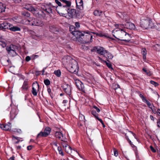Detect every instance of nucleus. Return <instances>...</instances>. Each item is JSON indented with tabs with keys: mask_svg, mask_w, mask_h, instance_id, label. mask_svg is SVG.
<instances>
[{
	"mask_svg": "<svg viewBox=\"0 0 160 160\" xmlns=\"http://www.w3.org/2000/svg\"><path fill=\"white\" fill-rule=\"evenodd\" d=\"M71 32L73 35L76 37L77 40L79 42H82L83 39H85V38H88V39L90 38V42H92V35L90 34H88L84 31L80 32L78 31H72Z\"/></svg>",
	"mask_w": 160,
	"mask_h": 160,
	"instance_id": "nucleus-1",
	"label": "nucleus"
},
{
	"mask_svg": "<svg viewBox=\"0 0 160 160\" xmlns=\"http://www.w3.org/2000/svg\"><path fill=\"white\" fill-rule=\"evenodd\" d=\"M62 2V6L61 7H56V10L58 13H63L68 12L69 8L71 5V2L66 0H59Z\"/></svg>",
	"mask_w": 160,
	"mask_h": 160,
	"instance_id": "nucleus-2",
	"label": "nucleus"
},
{
	"mask_svg": "<svg viewBox=\"0 0 160 160\" xmlns=\"http://www.w3.org/2000/svg\"><path fill=\"white\" fill-rule=\"evenodd\" d=\"M28 21L30 25L42 27L44 25V23L42 20L36 18H30Z\"/></svg>",
	"mask_w": 160,
	"mask_h": 160,
	"instance_id": "nucleus-3",
	"label": "nucleus"
},
{
	"mask_svg": "<svg viewBox=\"0 0 160 160\" xmlns=\"http://www.w3.org/2000/svg\"><path fill=\"white\" fill-rule=\"evenodd\" d=\"M141 27L145 29L152 28L154 25L152 22L149 19L143 20L140 22Z\"/></svg>",
	"mask_w": 160,
	"mask_h": 160,
	"instance_id": "nucleus-4",
	"label": "nucleus"
},
{
	"mask_svg": "<svg viewBox=\"0 0 160 160\" xmlns=\"http://www.w3.org/2000/svg\"><path fill=\"white\" fill-rule=\"evenodd\" d=\"M25 8L27 9L26 10L22 11L21 12V14L23 17L28 18L30 16V14L27 10H28L32 13L35 12L36 10V8H35L33 7L31 5L29 7H27Z\"/></svg>",
	"mask_w": 160,
	"mask_h": 160,
	"instance_id": "nucleus-5",
	"label": "nucleus"
},
{
	"mask_svg": "<svg viewBox=\"0 0 160 160\" xmlns=\"http://www.w3.org/2000/svg\"><path fill=\"white\" fill-rule=\"evenodd\" d=\"M6 49L8 54L11 56L14 57L17 55L16 52V50H17L16 46L12 45L9 46H7Z\"/></svg>",
	"mask_w": 160,
	"mask_h": 160,
	"instance_id": "nucleus-6",
	"label": "nucleus"
},
{
	"mask_svg": "<svg viewBox=\"0 0 160 160\" xmlns=\"http://www.w3.org/2000/svg\"><path fill=\"white\" fill-rule=\"evenodd\" d=\"M72 60H75L69 56H65L62 59V62L63 65L68 67L72 63Z\"/></svg>",
	"mask_w": 160,
	"mask_h": 160,
	"instance_id": "nucleus-7",
	"label": "nucleus"
},
{
	"mask_svg": "<svg viewBox=\"0 0 160 160\" xmlns=\"http://www.w3.org/2000/svg\"><path fill=\"white\" fill-rule=\"evenodd\" d=\"M78 63L76 60H72V63L68 67L69 68L70 72L76 73L78 71Z\"/></svg>",
	"mask_w": 160,
	"mask_h": 160,
	"instance_id": "nucleus-8",
	"label": "nucleus"
},
{
	"mask_svg": "<svg viewBox=\"0 0 160 160\" xmlns=\"http://www.w3.org/2000/svg\"><path fill=\"white\" fill-rule=\"evenodd\" d=\"M18 113V108L15 106H12L11 110L10 112V118L11 120L13 119L16 116Z\"/></svg>",
	"mask_w": 160,
	"mask_h": 160,
	"instance_id": "nucleus-9",
	"label": "nucleus"
},
{
	"mask_svg": "<svg viewBox=\"0 0 160 160\" xmlns=\"http://www.w3.org/2000/svg\"><path fill=\"white\" fill-rule=\"evenodd\" d=\"M117 37L118 38H123L125 36H129V34L127 33L123 29H121L119 31H117Z\"/></svg>",
	"mask_w": 160,
	"mask_h": 160,
	"instance_id": "nucleus-10",
	"label": "nucleus"
},
{
	"mask_svg": "<svg viewBox=\"0 0 160 160\" xmlns=\"http://www.w3.org/2000/svg\"><path fill=\"white\" fill-rule=\"evenodd\" d=\"M62 87L63 91L68 95H70L71 93V87L70 86L66 84H63L62 85Z\"/></svg>",
	"mask_w": 160,
	"mask_h": 160,
	"instance_id": "nucleus-11",
	"label": "nucleus"
},
{
	"mask_svg": "<svg viewBox=\"0 0 160 160\" xmlns=\"http://www.w3.org/2000/svg\"><path fill=\"white\" fill-rule=\"evenodd\" d=\"M69 16L72 18H76L78 17V12L74 9H71L69 10L68 12Z\"/></svg>",
	"mask_w": 160,
	"mask_h": 160,
	"instance_id": "nucleus-12",
	"label": "nucleus"
},
{
	"mask_svg": "<svg viewBox=\"0 0 160 160\" xmlns=\"http://www.w3.org/2000/svg\"><path fill=\"white\" fill-rule=\"evenodd\" d=\"M39 88V84L36 82H33L32 85V93L33 95L36 96L37 94V89H38Z\"/></svg>",
	"mask_w": 160,
	"mask_h": 160,
	"instance_id": "nucleus-13",
	"label": "nucleus"
},
{
	"mask_svg": "<svg viewBox=\"0 0 160 160\" xmlns=\"http://www.w3.org/2000/svg\"><path fill=\"white\" fill-rule=\"evenodd\" d=\"M11 24L7 22H5L0 25V30H4L5 29L10 30Z\"/></svg>",
	"mask_w": 160,
	"mask_h": 160,
	"instance_id": "nucleus-14",
	"label": "nucleus"
},
{
	"mask_svg": "<svg viewBox=\"0 0 160 160\" xmlns=\"http://www.w3.org/2000/svg\"><path fill=\"white\" fill-rule=\"evenodd\" d=\"M97 53L100 55H103L104 56L105 55V53L108 52L107 51L105 50L104 48L102 47H99L97 50Z\"/></svg>",
	"mask_w": 160,
	"mask_h": 160,
	"instance_id": "nucleus-15",
	"label": "nucleus"
},
{
	"mask_svg": "<svg viewBox=\"0 0 160 160\" xmlns=\"http://www.w3.org/2000/svg\"><path fill=\"white\" fill-rule=\"evenodd\" d=\"M123 25L125 26V28L130 30L134 29L135 28V25L131 22H127Z\"/></svg>",
	"mask_w": 160,
	"mask_h": 160,
	"instance_id": "nucleus-16",
	"label": "nucleus"
},
{
	"mask_svg": "<svg viewBox=\"0 0 160 160\" xmlns=\"http://www.w3.org/2000/svg\"><path fill=\"white\" fill-rule=\"evenodd\" d=\"M42 8L44 11L48 13H50L52 12L51 4L49 5L47 4L45 6L44 5L42 7Z\"/></svg>",
	"mask_w": 160,
	"mask_h": 160,
	"instance_id": "nucleus-17",
	"label": "nucleus"
},
{
	"mask_svg": "<svg viewBox=\"0 0 160 160\" xmlns=\"http://www.w3.org/2000/svg\"><path fill=\"white\" fill-rule=\"evenodd\" d=\"M10 30L11 31L15 32L20 31L21 30V29L20 27L17 26H14L11 24L10 28Z\"/></svg>",
	"mask_w": 160,
	"mask_h": 160,
	"instance_id": "nucleus-18",
	"label": "nucleus"
},
{
	"mask_svg": "<svg viewBox=\"0 0 160 160\" xmlns=\"http://www.w3.org/2000/svg\"><path fill=\"white\" fill-rule=\"evenodd\" d=\"M131 35L129 34V36H125L124 38H125V39H120L119 38H117L114 35H113V36L118 40H120L121 41H125L126 42H128L130 40V37Z\"/></svg>",
	"mask_w": 160,
	"mask_h": 160,
	"instance_id": "nucleus-19",
	"label": "nucleus"
},
{
	"mask_svg": "<svg viewBox=\"0 0 160 160\" xmlns=\"http://www.w3.org/2000/svg\"><path fill=\"white\" fill-rule=\"evenodd\" d=\"M79 85L77 84V86L78 89L83 92H85L84 87L83 84L80 81L78 82Z\"/></svg>",
	"mask_w": 160,
	"mask_h": 160,
	"instance_id": "nucleus-20",
	"label": "nucleus"
},
{
	"mask_svg": "<svg viewBox=\"0 0 160 160\" xmlns=\"http://www.w3.org/2000/svg\"><path fill=\"white\" fill-rule=\"evenodd\" d=\"M77 5V7L80 10H82L83 9V2L82 0H80V1L78 3L77 1H76Z\"/></svg>",
	"mask_w": 160,
	"mask_h": 160,
	"instance_id": "nucleus-21",
	"label": "nucleus"
},
{
	"mask_svg": "<svg viewBox=\"0 0 160 160\" xmlns=\"http://www.w3.org/2000/svg\"><path fill=\"white\" fill-rule=\"evenodd\" d=\"M93 14L96 16H101L102 14V12L100 10H96L94 11Z\"/></svg>",
	"mask_w": 160,
	"mask_h": 160,
	"instance_id": "nucleus-22",
	"label": "nucleus"
},
{
	"mask_svg": "<svg viewBox=\"0 0 160 160\" xmlns=\"http://www.w3.org/2000/svg\"><path fill=\"white\" fill-rule=\"evenodd\" d=\"M48 135V133H46L45 131L44 132H40L37 135V137L38 138L40 137H46Z\"/></svg>",
	"mask_w": 160,
	"mask_h": 160,
	"instance_id": "nucleus-23",
	"label": "nucleus"
},
{
	"mask_svg": "<svg viewBox=\"0 0 160 160\" xmlns=\"http://www.w3.org/2000/svg\"><path fill=\"white\" fill-rule=\"evenodd\" d=\"M6 9V6L2 3L0 2V13L4 12Z\"/></svg>",
	"mask_w": 160,
	"mask_h": 160,
	"instance_id": "nucleus-24",
	"label": "nucleus"
},
{
	"mask_svg": "<svg viewBox=\"0 0 160 160\" xmlns=\"http://www.w3.org/2000/svg\"><path fill=\"white\" fill-rule=\"evenodd\" d=\"M11 124L8 122L7 124H5V127L4 129V130L6 131H8L11 129Z\"/></svg>",
	"mask_w": 160,
	"mask_h": 160,
	"instance_id": "nucleus-25",
	"label": "nucleus"
},
{
	"mask_svg": "<svg viewBox=\"0 0 160 160\" xmlns=\"http://www.w3.org/2000/svg\"><path fill=\"white\" fill-rule=\"evenodd\" d=\"M107 52V53H105V55L104 56V57L109 59H112L113 57V55L108 51Z\"/></svg>",
	"mask_w": 160,
	"mask_h": 160,
	"instance_id": "nucleus-26",
	"label": "nucleus"
},
{
	"mask_svg": "<svg viewBox=\"0 0 160 160\" xmlns=\"http://www.w3.org/2000/svg\"><path fill=\"white\" fill-rule=\"evenodd\" d=\"M23 90L25 91L27 90L28 89V83L26 81H24L23 83V85L22 87Z\"/></svg>",
	"mask_w": 160,
	"mask_h": 160,
	"instance_id": "nucleus-27",
	"label": "nucleus"
},
{
	"mask_svg": "<svg viewBox=\"0 0 160 160\" xmlns=\"http://www.w3.org/2000/svg\"><path fill=\"white\" fill-rule=\"evenodd\" d=\"M62 132H56L55 134V137L58 138L59 139H61V136Z\"/></svg>",
	"mask_w": 160,
	"mask_h": 160,
	"instance_id": "nucleus-28",
	"label": "nucleus"
},
{
	"mask_svg": "<svg viewBox=\"0 0 160 160\" xmlns=\"http://www.w3.org/2000/svg\"><path fill=\"white\" fill-rule=\"evenodd\" d=\"M144 102L147 104L149 108L152 109V111H153V109L152 107L151 103L148 101L147 99H145V101Z\"/></svg>",
	"mask_w": 160,
	"mask_h": 160,
	"instance_id": "nucleus-29",
	"label": "nucleus"
},
{
	"mask_svg": "<svg viewBox=\"0 0 160 160\" xmlns=\"http://www.w3.org/2000/svg\"><path fill=\"white\" fill-rule=\"evenodd\" d=\"M103 62L105 63L107 66L110 69L113 70L112 64L110 63L107 62L106 61H103Z\"/></svg>",
	"mask_w": 160,
	"mask_h": 160,
	"instance_id": "nucleus-30",
	"label": "nucleus"
},
{
	"mask_svg": "<svg viewBox=\"0 0 160 160\" xmlns=\"http://www.w3.org/2000/svg\"><path fill=\"white\" fill-rule=\"evenodd\" d=\"M142 70L145 72L148 75L150 76L151 75V72L149 70H147L146 68H142Z\"/></svg>",
	"mask_w": 160,
	"mask_h": 160,
	"instance_id": "nucleus-31",
	"label": "nucleus"
},
{
	"mask_svg": "<svg viewBox=\"0 0 160 160\" xmlns=\"http://www.w3.org/2000/svg\"><path fill=\"white\" fill-rule=\"evenodd\" d=\"M54 73L56 76L58 77H59L61 75V72L60 70L55 71Z\"/></svg>",
	"mask_w": 160,
	"mask_h": 160,
	"instance_id": "nucleus-32",
	"label": "nucleus"
},
{
	"mask_svg": "<svg viewBox=\"0 0 160 160\" xmlns=\"http://www.w3.org/2000/svg\"><path fill=\"white\" fill-rule=\"evenodd\" d=\"M91 113L97 119L99 118L98 116V114L95 111L93 110H92Z\"/></svg>",
	"mask_w": 160,
	"mask_h": 160,
	"instance_id": "nucleus-33",
	"label": "nucleus"
},
{
	"mask_svg": "<svg viewBox=\"0 0 160 160\" xmlns=\"http://www.w3.org/2000/svg\"><path fill=\"white\" fill-rule=\"evenodd\" d=\"M51 129L49 127H47L45 130L44 131L46 132V133H48V135L50 134L51 131Z\"/></svg>",
	"mask_w": 160,
	"mask_h": 160,
	"instance_id": "nucleus-34",
	"label": "nucleus"
},
{
	"mask_svg": "<svg viewBox=\"0 0 160 160\" xmlns=\"http://www.w3.org/2000/svg\"><path fill=\"white\" fill-rule=\"evenodd\" d=\"M61 139H60V140L63 142H66L67 139L65 138V135H64L62 133H61Z\"/></svg>",
	"mask_w": 160,
	"mask_h": 160,
	"instance_id": "nucleus-35",
	"label": "nucleus"
},
{
	"mask_svg": "<svg viewBox=\"0 0 160 160\" xmlns=\"http://www.w3.org/2000/svg\"><path fill=\"white\" fill-rule=\"evenodd\" d=\"M44 82L46 86H48L50 84V81L48 79H45L44 80Z\"/></svg>",
	"mask_w": 160,
	"mask_h": 160,
	"instance_id": "nucleus-36",
	"label": "nucleus"
},
{
	"mask_svg": "<svg viewBox=\"0 0 160 160\" xmlns=\"http://www.w3.org/2000/svg\"><path fill=\"white\" fill-rule=\"evenodd\" d=\"M47 91L49 93V94L50 96L52 98L53 97L52 96V91H51V89L49 87H47Z\"/></svg>",
	"mask_w": 160,
	"mask_h": 160,
	"instance_id": "nucleus-37",
	"label": "nucleus"
},
{
	"mask_svg": "<svg viewBox=\"0 0 160 160\" xmlns=\"http://www.w3.org/2000/svg\"><path fill=\"white\" fill-rule=\"evenodd\" d=\"M58 150L59 152V153L62 156H63L64 154L62 150V148L61 147H58Z\"/></svg>",
	"mask_w": 160,
	"mask_h": 160,
	"instance_id": "nucleus-38",
	"label": "nucleus"
},
{
	"mask_svg": "<svg viewBox=\"0 0 160 160\" xmlns=\"http://www.w3.org/2000/svg\"><path fill=\"white\" fill-rule=\"evenodd\" d=\"M0 45L3 47L4 48L6 46V44L4 41L0 40Z\"/></svg>",
	"mask_w": 160,
	"mask_h": 160,
	"instance_id": "nucleus-39",
	"label": "nucleus"
},
{
	"mask_svg": "<svg viewBox=\"0 0 160 160\" xmlns=\"http://www.w3.org/2000/svg\"><path fill=\"white\" fill-rule=\"evenodd\" d=\"M142 53L143 55H146L147 54V50L145 48H143L142 49Z\"/></svg>",
	"mask_w": 160,
	"mask_h": 160,
	"instance_id": "nucleus-40",
	"label": "nucleus"
},
{
	"mask_svg": "<svg viewBox=\"0 0 160 160\" xmlns=\"http://www.w3.org/2000/svg\"><path fill=\"white\" fill-rule=\"evenodd\" d=\"M99 47H94L91 50L92 52H97V50L98 49Z\"/></svg>",
	"mask_w": 160,
	"mask_h": 160,
	"instance_id": "nucleus-41",
	"label": "nucleus"
},
{
	"mask_svg": "<svg viewBox=\"0 0 160 160\" xmlns=\"http://www.w3.org/2000/svg\"><path fill=\"white\" fill-rule=\"evenodd\" d=\"M150 83L151 84L154 85L155 87L157 86L158 85V83L152 80H151L150 81Z\"/></svg>",
	"mask_w": 160,
	"mask_h": 160,
	"instance_id": "nucleus-42",
	"label": "nucleus"
},
{
	"mask_svg": "<svg viewBox=\"0 0 160 160\" xmlns=\"http://www.w3.org/2000/svg\"><path fill=\"white\" fill-rule=\"evenodd\" d=\"M55 2L58 5V7H61L62 5L58 0H55Z\"/></svg>",
	"mask_w": 160,
	"mask_h": 160,
	"instance_id": "nucleus-43",
	"label": "nucleus"
},
{
	"mask_svg": "<svg viewBox=\"0 0 160 160\" xmlns=\"http://www.w3.org/2000/svg\"><path fill=\"white\" fill-rule=\"evenodd\" d=\"M79 119L80 121H83L85 119L84 116L82 115H80L79 116Z\"/></svg>",
	"mask_w": 160,
	"mask_h": 160,
	"instance_id": "nucleus-44",
	"label": "nucleus"
},
{
	"mask_svg": "<svg viewBox=\"0 0 160 160\" xmlns=\"http://www.w3.org/2000/svg\"><path fill=\"white\" fill-rule=\"evenodd\" d=\"M113 150L114 152V155L116 157L118 155V151L115 148Z\"/></svg>",
	"mask_w": 160,
	"mask_h": 160,
	"instance_id": "nucleus-45",
	"label": "nucleus"
},
{
	"mask_svg": "<svg viewBox=\"0 0 160 160\" xmlns=\"http://www.w3.org/2000/svg\"><path fill=\"white\" fill-rule=\"evenodd\" d=\"M101 122V123H102V125H103V127H105V125L103 122V121H102V120L101 119H100V118H98L97 119Z\"/></svg>",
	"mask_w": 160,
	"mask_h": 160,
	"instance_id": "nucleus-46",
	"label": "nucleus"
},
{
	"mask_svg": "<svg viewBox=\"0 0 160 160\" xmlns=\"http://www.w3.org/2000/svg\"><path fill=\"white\" fill-rule=\"evenodd\" d=\"M14 131L15 132H18L19 133H21L22 131L20 129H14Z\"/></svg>",
	"mask_w": 160,
	"mask_h": 160,
	"instance_id": "nucleus-47",
	"label": "nucleus"
},
{
	"mask_svg": "<svg viewBox=\"0 0 160 160\" xmlns=\"http://www.w3.org/2000/svg\"><path fill=\"white\" fill-rule=\"evenodd\" d=\"M150 148L151 150L153 152H156V150L155 149H154V148H153V147L152 146H150Z\"/></svg>",
	"mask_w": 160,
	"mask_h": 160,
	"instance_id": "nucleus-48",
	"label": "nucleus"
},
{
	"mask_svg": "<svg viewBox=\"0 0 160 160\" xmlns=\"http://www.w3.org/2000/svg\"><path fill=\"white\" fill-rule=\"evenodd\" d=\"M93 108L96 109V111H97L98 112H100V109L99 108H98V107H97L96 106H93Z\"/></svg>",
	"mask_w": 160,
	"mask_h": 160,
	"instance_id": "nucleus-49",
	"label": "nucleus"
},
{
	"mask_svg": "<svg viewBox=\"0 0 160 160\" xmlns=\"http://www.w3.org/2000/svg\"><path fill=\"white\" fill-rule=\"evenodd\" d=\"M139 96L142 99V100L143 101V102H144L145 101V99H146L144 98V96L142 94H140L139 95Z\"/></svg>",
	"mask_w": 160,
	"mask_h": 160,
	"instance_id": "nucleus-50",
	"label": "nucleus"
},
{
	"mask_svg": "<svg viewBox=\"0 0 160 160\" xmlns=\"http://www.w3.org/2000/svg\"><path fill=\"white\" fill-rule=\"evenodd\" d=\"M76 27L78 28L80 27V24L78 22H76L75 24Z\"/></svg>",
	"mask_w": 160,
	"mask_h": 160,
	"instance_id": "nucleus-51",
	"label": "nucleus"
},
{
	"mask_svg": "<svg viewBox=\"0 0 160 160\" xmlns=\"http://www.w3.org/2000/svg\"><path fill=\"white\" fill-rule=\"evenodd\" d=\"M31 60V58L29 56H27L26 57L25 60L27 62H29Z\"/></svg>",
	"mask_w": 160,
	"mask_h": 160,
	"instance_id": "nucleus-52",
	"label": "nucleus"
},
{
	"mask_svg": "<svg viewBox=\"0 0 160 160\" xmlns=\"http://www.w3.org/2000/svg\"><path fill=\"white\" fill-rule=\"evenodd\" d=\"M156 29L158 31H160V24H158L156 26Z\"/></svg>",
	"mask_w": 160,
	"mask_h": 160,
	"instance_id": "nucleus-53",
	"label": "nucleus"
},
{
	"mask_svg": "<svg viewBox=\"0 0 160 160\" xmlns=\"http://www.w3.org/2000/svg\"><path fill=\"white\" fill-rule=\"evenodd\" d=\"M155 113H157L158 116H160V109H158L157 110V111L155 112Z\"/></svg>",
	"mask_w": 160,
	"mask_h": 160,
	"instance_id": "nucleus-54",
	"label": "nucleus"
},
{
	"mask_svg": "<svg viewBox=\"0 0 160 160\" xmlns=\"http://www.w3.org/2000/svg\"><path fill=\"white\" fill-rule=\"evenodd\" d=\"M98 36L99 37H102L103 36H105V37H107L105 35H103L102 34V33L101 32H99V35H98Z\"/></svg>",
	"mask_w": 160,
	"mask_h": 160,
	"instance_id": "nucleus-55",
	"label": "nucleus"
},
{
	"mask_svg": "<svg viewBox=\"0 0 160 160\" xmlns=\"http://www.w3.org/2000/svg\"><path fill=\"white\" fill-rule=\"evenodd\" d=\"M62 145L63 146V147L64 148H66L68 146V144H67L66 143H62Z\"/></svg>",
	"mask_w": 160,
	"mask_h": 160,
	"instance_id": "nucleus-56",
	"label": "nucleus"
},
{
	"mask_svg": "<svg viewBox=\"0 0 160 160\" xmlns=\"http://www.w3.org/2000/svg\"><path fill=\"white\" fill-rule=\"evenodd\" d=\"M5 127V124H0V128L4 130V128Z\"/></svg>",
	"mask_w": 160,
	"mask_h": 160,
	"instance_id": "nucleus-57",
	"label": "nucleus"
},
{
	"mask_svg": "<svg viewBox=\"0 0 160 160\" xmlns=\"http://www.w3.org/2000/svg\"><path fill=\"white\" fill-rule=\"evenodd\" d=\"M32 146H31V145L28 146L27 147V150H31L32 149Z\"/></svg>",
	"mask_w": 160,
	"mask_h": 160,
	"instance_id": "nucleus-58",
	"label": "nucleus"
},
{
	"mask_svg": "<svg viewBox=\"0 0 160 160\" xmlns=\"http://www.w3.org/2000/svg\"><path fill=\"white\" fill-rule=\"evenodd\" d=\"M154 47H156L157 48H160V45L158 44H156L154 46Z\"/></svg>",
	"mask_w": 160,
	"mask_h": 160,
	"instance_id": "nucleus-59",
	"label": "nucleus"
},
{
	"mask_svg": "<svg viewBox=\"0 0 160 160\" xmlns=\"http://www.w3.org/2000/svg\"><path fill=\"white\" fill-rule=\"evenodd\" d=\"M52 144H53V145H54V146L57 147L58 146H57V142H53L52 143Z\"/></svg>",
	"mask_w": 160,
	"mask_h": 160,
	"instance_id": "nucleus-60",
	"label": "nucleus"
},
{
	"mask_svg": "<svg viewBox=\"0 0 160 160\" xmlns=\"http://www.w3.org/2000/svg\"><path fill=\"white\" fill-rule=\"evenodd\" d=\"M150 119L152 120L153 121H154V118L152 115H150Z\"/></svg>",
	"mask_w": 160,
	"mask_h": 160,
	"instance_id": "nucleus-61",
	"label": "nucleus"
},
{
	"mask_svg": "<svg viewBox=\"0 0 160 160\" xmlns=\"http://www.w3.org/2000/svg\"><path fill=\"white\" fill-rule=\"evenodd\" d=\"M15 2L19 3L21 1V0H13Z\"/></svg>",
	"mask_w": 160,
	"mask_h": 160,
	"instance_id": "nucleus-62",
	"label": "nucleus"
},
{
	"mask_svg": "<svg viewBox=\"0 0 160 160\" xmlns=\"http://www.w3.org/2000/svg\"><path fill=\"white\" fill-rule=\"evenodd\" d=\"M157 124L158 127L160 128V121L157 122Z\"/></svg>",
	"mask_w": 160,
	"mask_h": 160,
	"instance_id": "nucleus-63",
	"label": "nucleus"
},
{
	"mask_svg": "<svg viewBox=\"0 0 160 160\" xmlns=\"http://www.w3.org/2000/svg\"><path fill=\"white\" fill-rule=\"evenodd\" d=\"M14 158L15 157L14 156H12L10 158L9 160H14Z\"/></svg>",
	"mask_w": 160,
	"mask_h": 160,
	"instance_id": "nucleus-64",
	"label": "nucleus"
}]
</instances>
